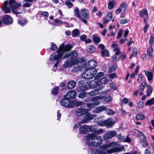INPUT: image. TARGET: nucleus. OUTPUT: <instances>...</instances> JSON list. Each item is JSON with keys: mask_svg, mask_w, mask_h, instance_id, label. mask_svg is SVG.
Returning <instances> with one entry per match:
<instances>
[{"mask_svg": "<svg viewBox=\"0 0 154 154\" xmlns=\"http://www.w3.org/2000/svg\"><path fill=\"white\" fill-rule=\"evenodd\" d=\"M78 55L77 52L76 50H74L70 53L66 54L63 58V59L67 58L70 57V59H67L62 65L63 69L72 67L78 61L76 57Z\"/></svg>", "mask_w": 154, "mask_h": 154, "instance_id": "obj_1", "label": "nucleus"}, {"mask_svg": "<svg viewBox=\"0 0 154 154\" xmlns=\"http://www.w3.org/2000/svg\"><path fill=\"white\" fill-rule=\"evenodd\" d=\"M7 1L4 2L2 9L5 13H9L11 12V9L12 10V12L14 14H18L20 12H17L15 9L21 6V5L20 3H17L15 0H9V5Z\"/></svg>", "mask_w": 154, "mask_h": 154, "instance_id": "obj_2", "label": "nucleus"}, {"mask_svg": "<svg viewBox=\"0 0 154 154\" xmlns=\"http://www.w3.org/2000/svg\"><path fill=\"white\" fill-rule=\"evenodd\" d=\"M72 47V45L69 44L65 45L62 44L61 46L59 47L57 51L58 54L54 57L52 54H51L49 58V60L50 61L53 60L57 61L58 60L62 57L65 52L70 51Z\"/></svg>", "mask_w": 154, "mask_h": 154, "instance_id": "obj_3", "label": "nucleus"}, {"mask_svg": "<svg viewBox=\"0 0 154 154\" xmlns=\"http://www.w3.org/2000/svg\"><path fill=\"white\" fill-rule=\"evenodd\" d=\"M87 143L90 146H97L101 144L102 141L101 137L94 134H88L86 136Z\"/></svg>", "mask_w": 154, "mask_h": 154, "instance_id": "obj_4", "label": "nucleus"}, {"mask_svg": "<svg viewBox=\"0 0 154 154\" xmlns=\"http://www.w3.org/2000/svg\"><path fill=\"white\" fill-rule=\"evenodd\" d=\"M97 72L96 69H88L82 73V76L85 79H91L94 76Z\"/></svg>", "mask_w": 154, "mask_h": 154, "instance_id": "obj_5", "label": "nucleus"}, {"mask_svg": "<svg viewBox=\"0 0 154 154\" xmlns=\"http://www.w3.org/2000/svg\"><path fill=\"white\" fill-rule=\"evenodd\" d=\"M79 86L77 88V90L79 92H81L87 91L89 88L88 86L86 84L84 83V82L82 80L79 81L78 82Z\"/></svg>", "mask_w": 154, "mask_h": 154, "instance_id": "obj_6", "label": "nucleus"}, {"mask_svg": "<svg viewBox=\"0 0 154 154\" xmlns=\"http://www.w3.org/2000/svg\"><path fill=\"white\" fill-rule=\"evenodd\" d=\"M69 99L65 98L62 99L60 101V104L63 106L69 108H72L74 106L72 101H69Z\"/></svg>", "mask_w": 154, "mask_h": 154, "instance_id": "obj_7", "label": "nucleus"}, {"mask_svg": "<svg viewBox=\"0 0 154 154\" xmlns=\"http://www.w3.org/2000/svg\"><path fill=\"white\" fill-rule=\"evenodd\" d=\"M114 148H112L111 149L107 151V152L109 153H111L115 152H120L122 151L124 147L123 146H119L116 143V145H114Z\"/></svg>", "mask_w": 154, "mask_h": 154, "instance_id": "obj_8", "label": "nucleus"}, {"mask_svg": "<svg viewBox=\"0 0 154 154\" xmlns=\"http://www.w3.org/2000/svg\"><path fill=\"white\" fill-rule=\"evenodd\" d=\"M74 12L75 16L79 18L85 24H87L88 22L86 19L82 17L80 14V11L78 7H76L74 10Z\"/></svg>", "mask_w": 154, "mask_h": 154, "instance_id": "obj_9", "label": "nucleus"}, {"mask_svg": "<svg viewBox=\"0 0 154 154\" xmlns=\"http://www.w3.org/2000/svg\"><path fill=\"white\" fill-rule=\"evenodd\" d=\"M79 11L80 14L82 17L87 19H89L90 18L89 11L88 9L83 8L80 10H79Z\"/></svg>", "mask_w": 154, "mask_h": 154, "instance_id": "obj_10", "label": "nucleus"}, {"mask_svg": "<svg viewBox=\"0 0 154 154\" xmlns=\"http://www.w3.org/2000/svg\"><path fill=\"white\" fill-rule=\"evenodd\" d=\"M2 22L6 25H9L13 23V20L11 16L8 15H5L2 19Z\"/></svg>", "mask_w": 154, "mask_h": 154, "instance_id": "obj_11", "label": "nucleus"}, {"mask_svg": "<svg viewBox=\"0 0 154 154\" xmlns=\"http://www.w3.org/2000/svg\"><path fill=\"white\" fill-rule=\"evenodd\" d=\"M127 5L126 2H123L119 8L115 12L117 14H119L120 12H125L126 11Z\"/></svg>", "mask_w": 154, "mask_h": 154, "instance_id": "obj_12", "label": "nucleus"}, {"mask_svg": "<svg viewBox=\"0 0 154 154\" xmlns=\"http://www.w3.org/2000/svg\"><path fill=\"white\" fill-rule=\"evenodd\" d=\"M116 133L115 131H111L105 134L104 135L103 138L104 140H106L113 137L116 136Z\"/></svg>", "mask_w": 154, "mask_h": 154, "instance_id": "obj_13", "label": "nucleus"}, {"mask_svg": "<svg viewBox=\"0 0 154 154\" xmlns=\"http://www.w3.org/2000/svg\"><path fill=\"white\" fill-rule=\"evenodd\" d=\"M76 95V92L74 90H72L68 91L65 95V97L68 99H73Z\"/></svg>", "mask_w": 154, "mask_h": 154, "instance_id": "obj_14", "label": "nucleus"}, {"mask_svg": "<svg viewBox=\"0 0 154 154\" xmlns=\"http://www.w3.org/2000/svg\"><path fill=\"white\" fill-rule=\"evenodd\" d=\"M88 111L87 109H84L81 107L76 111L75 114L77 116H82L86 114Z\"/></svg>", "mask_w": 154, "mask_h": 154, "instance_id": "obj_15", "label": "nucleus"}, {"mask_svg": "<svg viewBox=\"0 0 154 154\" xmlns=\"http://www.w3.org/2000/svg\"><path fill=\"white\" fill-rule=\"evenodd\" d=\"M91 153L94 154H105L106 153V151L105 149L99 148L98 149H92Z\"/></svg>", "mask_w": 154, "mask_h": 154, "instance_id": "obj_16", "label": "nucleus"}, {"mask_svg": "<svg viewBox=\"0 0 154 154\" xmlns=\"http://www.w3.org/2000/svg\"><path fill=\"white\" fill-rule=\"evenodd\" d=\"M104 98V97L103 96L100 95L93 97L92 98L91 100L96 106H97L99 105L100 103L99 100H102Z\"/></svg>", "mask_w": 154, "mask_h": 154, "instance_id": "obj_17", "label": "nucleus"}, {"mask_svg": "<svg viewBox=\"0 0 154 154\" xmlns=\"http://www.w3.org/2000/svg\"><path fill=\"white\" fill-rule=\"evenodd\" d=\"M108 82V79L105 77L99 80L98 82L100 85V87H99V90L102 89L104 87L103 85L107 83Z\"/></svg>", "mask_w": 154, "mask_h": 154, "instance_id": "obj_18", "label": "nucleus"}, {"mask_svg": "<svg viewBox=\"0 0 154 154\" xmlns=\"http://www.w3.org/2000/svg\"><path fill=\"white\" fill-rule=\"evenodd\" d=\"M140 143L143 146L145 147L148 146V144L147 142V139L143 134L140 135Z\"/></svg>", "mask_w": 154, "mask_h": 154, "instance_id": "obj_19", "label": "nucleus"}, {"mask_svg": "<svg viewBox=\"0 0 154 154\" xmlns=\"http://www.w3.org/2000/svg\"><path fill=\"white\" fill-rule=\"evenodd\" d=\"M107 107L104 105L99 106L96 107L93 110V112L97 113H100L102 111L106 110Z\"/></svg>", "mask_w": 154, "mask_h": 154, "instance_id": "obj_20", "label": "nucleus"}, {"mask_svg": "<svg viewBox=\"0 0 154 154\" xmlns=\"http://www.w3.org/2000/svg\"><path fill=\"white\" fill-rule=\"evenodd\" d=\"M106 126L107 128L112 127L115 123L113 119L109 118L106 120Z\"/></svg>", "mask_w": 154, "mask_h": 154, "instance_id": "obj_21", "label": "nucleus"}, {"mask_svg": "<svg viewBox=\"0 0 154 154\" xmlns=\"http://www.w3.org/2000/svg\"><path fill=\"white\" fill-rule=\"evenodd\" d=\"M145 72V74L146 75L147 77V79L149 83L150 84H152V82L153 75L152 73L150 72H148L147 71H144Z\"/></svg>", "mask_w": 154, "mask_h": 154, "instance_id": "obj_22", "label": "nucleus"}, {"mask_svg": "<svg viewBox=\"0 0 154 154\" xmlns=\"http://www.w3.org/2000/svg\"><path fill=\"white\" fill-rule=\"evenodd\" d=\"M139 14L141 17H143L145 16L146 18L149 17L147 11L146 9H144L140 11L139 12Z\"/></svg>", "mask_w": 154, "mask_h": 154, "instance_id": "obj_23", "label": "nucleus"}, {"mask_svg": "<svg viewBox=\"0 0 154 154\" xmlns=\"http://www.w3.org/2000/svg\"><path fill=\"white\" fill-rule=\"evenodd\" d=\"M111 46L113 48V51L115 52V54L120 55L121 51L118 45L114 43L111 45Z\"/></svg>", "mask_w": 154, "mask_h": 154, "instance_id": "obj_24", "label": "nucleus"}, {"mask_svg": "<svg viewBox=\"0 0 154 154\" xmlns=\"http://www.w3.org/2000/svg\"><path fill=\"white\" fill-rule=\"evenodd\" d=\"M79 130L82 133H87L89 131L88 126L84 125L80 127Z\"/></svg>", "mask_w": 154, "mask_h": 154, "instance_id": "obj_25", "label": "nucleus"}, {"mask_svg": "<svg viewBox=\"0 0 154 154\" xmlns=\"http://www.w3.org/2000/svg\"><path fill=\"white\" fill-rule=\"evenodd\" d=\"M90 87L92 88H97L100 87L98 80L97 81L94 80L92 81L89 84Z\"/></svg>", "mask_w": 154, "mask_h": 154, "instance_id": "obj_26", "label": "nucleus"}, {"mask_svg": "<svg viewBox=\"0 0 154 154\" xmlns=\"http://www.w3.org/2000/svg\"><path fill=\"white\" fill-rule=\"evenodd\" d=\"M89 67L88 69H95V67L97 65V63L96 60H92L89 62Z\"/></svg>", "mask_w": 154, "mask_h": 154, "instance_id": "obj_27", "label": "nucleus"}, {"mask_svg": "<svg viewBox=\"0 0 154 154\" xmlns=\"http://www.w3.org/2000/svg\"><path fill=\"white\" fill-rule=\"evenodd\" d=\"M85 116L86 119L84 120H85L87 122V121H89L93 119L96 116L95 115H91L90 113H88V112L86 114Z\"/></svg>", "mask_w": 154, "mask_h": 154, "instance_id": "obj_28", "label": "nucleus"}, {"mask_svg": "<svg viewBox=\"0 0 154 154\" xmlns=\"http://www.w3.org/2000/svg\"><path fill=\"white\" fill-rule=\"evenodd\" d=\"M76 83L74 81L71 80L69 81L67 84V87L70 89L74 88L76 85Z\"/></svg>", "mask_w": 154, "mask_h": 154, "instance_id": "obj_29", "label": "nucleus"}, {"mask_svg": "<svg viewBox=\"0 0 154 154\" xmlns=\"http://www.w3.org/2000/svg\"><path fill=\"white\" fill-rule=\"evenodd\" d=\"M80 34V32L78 29L73 30L72 32V35L73 37L79 36Z\"/></svg>", "mask_w": 154, "mask_h": 154, "instance_id": "obj_30", "label": "nucleus"}, {"mask_svg": "<svg viewBox=\"0 0 154 154\" xmlns=\"http://www.w3.org/2000/svg\"><path fill=\"white\" fill-rule=\"evenodd\" d=\"M100 90H99V88L98 89H94L93 91H91L90 92L88 93V94L91 96L96 95L97 94H99L100 93L99 92V91Z\"/></svg>", "mask_w": 154, "mask_h": 154, "instance_id": "obj_31", "label": "nucleus"}, {"mask_svg": "<svg viewBox=\"0 0 154 154\" xmlns=\"http://www.w3.org/2000/svg\"><path fill=\"white\" fill-rule=\"evenodd\" d=\"M140 68V67L139 66L137 65V66L134 72L132 73L130 77L131 78H134L135 76L137 75Z\"/></svg>", "mask_w": 154, "mask_h": 154, "instance_id": "obj_32", "label": "nucleus"}, {"mask_svg": "<svg viewBox=\"0 0 154 154\" xmlns=\"http://www.w3.org/2000/svg\"><path fill=\"white\" fill-rule=\"evenodd\" d=\"M93 39L95 43H98L100 42V39L99 36H97L96 35H92Z\"/></svg>", "mask_w": 154, "mask_h": 154, "instance_id": "obj_33", "label": "nucleus"}, {"mask_svg": "<svg viewBox=\"0 0 154 154\" xmlns=\"http://www.w3.org/2000/svg\"><path fill=\"white\" fill-rule=\"evenodd\" d=\"M116 145V142H115L110 143L104 145L103 146L104 149L108 148L111 146H112V148H114V145Z\"/></svg>", "mask_w": 154, "mask_h": 154, "instance_id": "obj_34", "label": "nucleus"}, {"mask_svg": "<svg viewBox=\"0 0 154 154\" xmlns=\"http://www.w3.org/2000/svg\"><path fill=\"white\" fill-rule=\"evenodd\" d=\"M116 4V2L115 0L109 2L108 3V8L110 9H112L114 5Z\"/></svg>", "mask_w": 154, "mask_h": 154, "instance_id": "obj_35", "label": "nucleus"}, {"mask_svg": "<svg viewBox=\"0 0 154 154\" xmlns=\"http://www.w3.org/2000/svg\"><path fill=\"white\" fill-rule=\"evenodd\" d=\"M152 88L151 85H149L147 86V96H150L152 93Z\"/></svg>", "mask_w": 154, "mask_h": 154, "instance_id": "obj_36", "label": "nucleus"}, {"mask_svg": "<svg viewBox=\"0 0 154 154\" xmlns=\"http://www.w3.org/2000/svg\"><path fill=\"white\" fill-rule=\"evenodd\" d=\"M153 104H154V97L147 100L145 103L146 106H147L148 105H151Z\"/></svg>", "mask_w": 154, "mask_h": 154, "instance_id": "obj_37", "label": "nucleus"}, {"mask_svg": "<svg viewBox=\"0 0 154 154\" xmlns=\"http://www.w3.org/2000/svg\"><path fill=\"white\" fill-rule=\"evenodd\" d=\"M86 122V121L85 120L83 119L80 122L75 123L74 126V128L77 129L80 125V123H85Z\"/></svg>", "mask_w": 154, "mask_h": 154, "instance_id": "obj_38", "label": "nucleus"}, {"mask_svg": "<svg viewBox=\"0 0 154 154\" xmlns=\"http://www.w3.org/2000/svg\"><path fill=\"white\" fill-rule=\"evenodd\" d=\"M120 57V56L119 55L115 54L112 56V60L113 61L116 62L118 61L119 60Z\"/></svg>", "mask_w": 154, "mask_h": 154, "instance_id": "obj_39", "label": "nucleus"}, {"mask_svg": "<svg viewBox=\"0 0 154 154\" xmlns=\"http://www.w3.org/2000/svg\"><path fill=\"white\" fill-rule=\"evenodd\" d=\"M54 21L55 23L57 24V26H59L60 25L64 24L66 23V21H62L60 19H55L54 20Z\"/></svg>", "mask_w": 154, "mask_h": 154, "instance_id": "obj_40", "label": "nucleus"}, {"mask_svg": "<svg viewBox=\"0 0 154 154\" xmlns=\"http://www.w3.org/2000/svg\"><path fill=\"white\" fill-rule=\"evenodd\" d=\"M87 49L88 51L91 53H93L95 51V48L90 45H89L87 47Z\"/></svg>", "mask_w": 154, "mask_h": 154, "instance_id": "obj_41", "label": "nucleus"}, {"mask_svg": "<svg viewBox=\"0 0 154 154\" xmlns=\"http://www.w3.org/2000/svg\"><path fill=\"white\" fill-rule=\"evenodd\" d=\"M101 54L103 57H107L109 56V51L107 50H103L101 52Z\"/></svg>", "mask_w": 154, "mask_h": 154, "instance_id": "obj_42", "label": "nucleus"}, {"mask_svg": "<svg viewBox=\"0 0 154 154\" xmlns=\"http://www.w3.org/2000/svg\"><path fill=\"white\" fill-rule=\"evenodd\" d=\"M27 22V20H19L18 21V23L20 25L23 26L26 24Z\"/></svg>", "mask_w": 154, "mask_h": 154, "instance_id": "obj_43", "label": "nucleus"}, {"mask_svg": "<svg viewBox=\"0 0 154 154\" xmlns=\"http://www.w3.org/2000/svg\"><path fill=\"white\" fill-rule=\"evenodd\" d=\"M103 96L104 97V98L102 100H104V101L106 102H109L112 99L111 97L110 96L107 95L106 96Z\"/></svg>", "mask_w": 154, "mask_h": 154, "instance_id": "obj_44", "label": "nucleus"}, {"mask_svg": "<svg viewBox=\"0 0 154 154\" xmlns=\"http://www.w3.org/2000/svg\"><path fill=\"white\" fill-rule=\"evenodd\" d=\"M153 48L151 47H149L147 49V53L149 56H152L153 53Z\"/></svg>", "mask_w": 154, "mask_h": 154, "instance_id": "obj_45", "label": "nucleus"}, {"mask_svg": "<svg viewBox=\"0 0 154 154\" xmlns=\"http://www.w3.org/2000/svg\"><path fill=\"white\" fill-rule=\"evenodd\" d=\"M145 116L143 114H138L137 115L136 119L138 120H141L145 119Z\"/></svg>", "mask_w": 154, "mask_h": 154, "instance_id": "obj_46", "label": "nucleus"}, {"mask_svg": "<svg viewBox=\"0 0 154 154\" xmlns=\"http://www.w3.org/2000/svg\"><path fill=\"white\" fill-rule=\"evenodd\" d=\"M72 101L73 102L74 104H75V106H81L84 104V102L81 101Z\"/></svg>", "mask_w": 154, "mask_h": 154, "instance_id": "obj_47", "label": "nucleus"}, {"mask_svg": "<svg viewBox=\"0 0 154 154\" xmlns=\"http://www.w3.org/2000/svg\"><path fill=\"white\" fill-rule=\"evenodd\" d=\"M117 76V75L115 73L109 74L108 76V77L110 80H112L113 79L115 78Z\"/></svg>", "mask_w": 154, "mask_h": 154, "instance_id": "obj_48", "label": "nucleus"}, {"mask_svg": "<svg viewBox=\"0 0 154 154\" xmlns=\"http://www.w3.org/2000/svg\"><path fill=\"white\" fill-rule=\"evenodd\" d=\"M104 73L103 72H99L95 77V79H98L104 76Z\"/></svg>", "mask_w": 154, "mask_h": 154, "instance_id": "obj_49", "label": "nucleus"}, {"mask_svg": "<svg viewBox=\"0 0 154 154\" xmlns=\"http://www.w3.org/2000/svg\"><path fill=\"white\" fill-rule=\"evenodd\" d=\"M106 110V114L109 115H113L115 113V112L110 109H107Z\"/></svg>", "mask_w": 154, "mask_h": 154, "instance_id": "obj_50", "label": "nucleus"}, {"mask_svg": "<svg viewBox=\"0 0 154 154\" xmlns=\"http://www.w3.org/2000/svg\"><path fill=\"white\" fill-rule=\"evenodd\" d=\"M58 92V87H56L55 88H54L52 90V93L54 94H57Z\"/></svg>", "mask_w": 154, "mask_h": 154, "instance_id": "obj_51", "label": "nucleus"}, {"mask_svg": "<svg viewBox=\"0 0 154 154\" xmlns=\"http://www.w3.org/2000/svg\"><path fill=\"white\" fill-rule=\"evenodd\" d=\"M88 128L89 129V131L94 132L95 133L96 131V129L95 126H92L91 127H90L88 126Z\"/></svg>", "mask_w": 154, "mask_h": 154, "instance_id": "obj_52", "label": "nucleus"}, {"mask_svg": "<svg viewBox=\"0 0 154 154\" xmlns=\"http://www.w3.org/2000/svg\"><path fill=\"white\" fill-rule=\"evenodd\" d=\"M123 32V30L122 29H120L119 31L117 34V35L116 36V38L117 39H119L122 36Z\"/></svg>", "mask_w": 154, "mask_h": 154, "instance_id": "obj_53", "label": "nucleus"}, {"mask_svg": "<svg viewBox=\"0 0 154 154\" xmlns=\"http://www.w3.org/2000/svg\"><path fill=\"white\" fill-rule=\"evenodd\" d=\"M86 92L81 93L79 94L78 97L81 98H85L86 97Z\"/></svg>", "mask_w": 154, "mask_h": 154, "instance_id": "obj_54", "label": "nucleus"}, {"mask_svg": "<svg viewBox=\"0 0 154 154\" xmlns=\"http://www.w3.org/2000/svg\"><path fill=\"white\" fill-rule=\"evenodd\" d=\"M116 68V65H113L111 67L109 70H108V72L111 73L115 71Z\"/></svg>", "mask_w": 154, "mask_h": 154, "instance_id": "obj_55", "label": "nucleus"}, {"mask_svg": "<svg viewBox=\"0 0 154 154\" xmlns=\"http://www.w3.org/2000/svg\"><path fill=\"white\" fill-rule=\"evenodd\" d=\"M143 75L142 74H139L138 75V77L137 81L139 83L140 82L142 79Z\"/></svg>", "mask_w": 154, "mask_h": 154, "instance_id": "obj_56", "label": "nucleus"}, {"mask_svg": "<svg viewBox=\"0 0 154 154\" xmlns=\"http://www.w3.org/2000/svg\"><path fill=\"white\" fill-rule=\"evenodd\" d=\"M138 107L139 108H142L144 105V102L143 101H139L137 103Z\"/></svg>", "mask_w": 154, "mask_h": 154, "instance_id": "obj_57", "label": "nucleus"}, {"mask_svg": "<svg viewBox=\"0 0 154 154\" xmlns=\"http://www.w3.org/2000/svg\"><path fill=\"white\" fill-rule=\"evenodd\" d=\"M98 123L99 125L101 127L106 126V120L99 122Z\"/></svg>", "mask_w": 154, "mask_h": 154, "instance_id": "obj_58", "label": "nucleus"}, {"mask_svg": "<svg viewBox=\"0 0 154 154\" xmlns=\"http://www.w3.org/2000/svg\"><path fill=\"white\" fill-rule=\"evenodd\" d=\"M79 63L77 64L75 66V71H78L81 69L82 68V66H79Z\"/></svg>", "mask_w": 154, "mask_h": 154, "instance_id": "obj_59", "label": "nucleus"}, {"mask_svg": "<svg viewBox=\"0 0 154 154\" xmlns=\"http://www.w3.org/2000/svg\"><path fill=\"white\" fill-rule=\"evenodd\" d=\"M112 13L111 12H109L106 15V18L109 19V20H110L112 19Z\"/></svg>", "mask_w": 154, "mask_h": 154, "instance_id": "obj_60", "label": "nucleus"}, {"mask_svg": "<svg viewBox=\"0 0 154 154\" xmlns=\"http://www.w3.org/2000/svg\"><path fill=\"white\" fill-rule=\"evenodd\" d=\"M57 47L53 43H51V46L50 48L53 51L57 49Z\"/></svg>", "mask_w": 154, "mask_h": 154, "instance_id": "obj_61", "label": "nucleus"}, {"mask_svg": "<svg viewBox=\"0 0 154 154\" xmlns=\"http://www.w3.org/2000/svg\"><path fill=\"white\" fill-rule=\"evenodd\" d=\"M104 131L102 129H100L98 130H96V131L95 132V133L96 134H101L103 133Z\"/></svg>", "mask_w": 154, "mask_h": 154, "instance_id": "obj_62", "label": "nucleus"}, {"mask_svg": "<svg viewBox=\"0 0 154 154\" xmlns=\"http://www.w3.org/2000/svg\"><path fill=\"white\" fill-rule=\"evenodd\" d=\"M129 20L127 19H123L120 20V23L121 24H124L128 23Z\"/></svg>", "mask_w": 154, "mask_h": 154, "instance_id": "obj_63", "label": "nucleus"}, {"mask_svg": "<svg viewBox=\"0 0 154 154\" xmlns=\"http://www.w3.org/2000/svg\"><path fill=\"white\" fill-rule=\"evenodd\" d=\"M110 87L113 90H116L117 88V87L114 83L111 84Z\"/></svg>", "mask_w": 154, "mask_h": 154, "instance_id": "obj_64", "label": "nucleus"}]
</instances>
